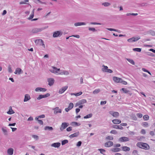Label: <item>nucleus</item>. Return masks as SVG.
I'll use <instances>...</instances> for the list:
<instances>
[{"mask_svg": "<svg viewBox=\"0 0 155 155\" xmlns=\"http://www.w3.org/2000/svg\"><path fill=\"white\" fill-rule=\"evenodd\" d=\"M137 146L140 148L147 150L149 149L150 147L147 143L141 142H138L137 144Z\"/></svg>", "mask_w": 155, "mask_h": 155, "instance_id": "f257e3e1", "label": "nucleus"}, {"mask_svg": "<svg viewBox=\"0 0 155 155\" xmlns=\"http://www.w3.org/2000/svg\"><path fill=\"white\" fill-rule=\"evenodd\" d=\"M45 29V28H35L31 30V32L33 33H37L41 32Z\"/></svg>", "mask_w": 155, "mask_h": 155, "instance_id": "f03ea898", "label": "nucleus"}, {"mask_svg": "<svg viewBox=\"0 0 155 155\" xmlns=\"http://www.w3.org/2000/svg\"><path fill=\"white\" fill-rule=\"evenodd\" d=\"M62 35V32L59 31H57L54 32L53 37L56 38L60 37Z\"/></svg>", "mask_w": 155, "mask_h": 155, "instance_id": "7ed1b4c3", "label": "nucleus"}, {"mask_svg": "<svg viewBox=\"0 0 155 155\" xmlns=\"http://www.w3.org/2000/svg\"><path fill=\"white\" fill-rule=\"evenodd\" d=\"M69 125V124L68 123L66 122L63 123L61 124L60 128L61 130L63 131L64 129H65Z\"/></svg>", "mask_w": 155, "mask_h": 155, "instance_id": "20e7f679", "label": "nucleus"}, {"mask_svg": "<svg viewBox=\"0 0 155 155\" xmlns=\"http://www.w3.org/2000/svg\"><path fill=\"white\" fill-rule=\"evenodd\" d=\"M50 96V94L49 93H47L44 95H39L38 97L37 98L38 100H40L42 98L48 97Z\"/></svg>", "mask_w": 155, "mask_h": 155, "instance_id": "39448f33", "label": "nucleus"}, {"mask_svg": "<svg viewBox=\"0 0 155 155\" xmlns=\"http://www.w3.org/2000/svg\"><path fill=\"white\" fill-rule=\"evenodd\" d=\"M86 102L87 101L86 99H82L81 100L79 101L76 104V106H75L76 107L80 105L81 104L86 103Z\"/></svg>", "mask_w": 155, "mask_h": 155, "instance_id": "423d86ee", "label": "nucleus"}, {"mask_svg": "<svg viewBox=\"0 0 155 155\" xmlns=\"http://www.w3.org/2000/svg\"><path fill=\"white\" fill-rule=\"evenodd\" d=\"M109 113L112 115L114 117H117L119 116V113L117 112H114L113 111H110Z\"/></svg>", "mask_w": 155, "mask_h": 155, "instance_id": "0eeeda50", "label": "nucleus"}, {"mask_svg": "<svg viewBox=\"0 0 155 155\" xmlns=\"http://www.w3.org/2000/svg\"><path fill=\"white\" fill-rule=\"evenodd\" d=\"M129 138L125 137H123L120 138L119 139V141L120 142H126L129 141Z\"/></svg>", "mask_w": 155, "mask_h": 155, "instance_id": "6e6552de", "label": "nucleus"}, {"mask_svg": "<svg viewBox=\"0 0 155 155\" xmlns=\"http://www.w3.org/2000/svg\"><path fill=\"white\" fill-rule=\"evenodd\" d=\"M74 107V104L72 103H70L68 107L67 108H65V110L67 112H68L70 110H71Z\"/></svg>", "mask_w": 155, "mask_h": 155, "instance_id": "1a4fd4ad", "label": "nucleus"}, {"mask_svg": "<svg viewBox=\"0 0 155 155\" xmlns=\"http://www.w3.org/2000/svg\"><path fill=\"white\" fill-rule=\"evenodd\" d=\"M68 88V86H66L63 87L59 90L58 93L59 94H62Z\"/></svg>", "mask_w": 155, "mask_h": 155, "instance_id": "9d476101", "label": "nucleus"}, {"mask_svg": "<svg viewBox=\"0 0 155 155\" xmlns=\"http://www.w3.org/2000/svg\"><path fill=\"white\" fill-rule=\"evenodd\" d=\"M47 90V89L45 88L37 87L35 88V91L36 92L41 91L44 92L46 91Z\"/></svg>", "mask_w": 155, "mask_h": 155, "instance_id": "9b49d317", "label": "nucleus"}, {"mask_svg": "<svg viewBox=\"0 0 155 155\" xmlns=\"http://www.w3.org/2000/svg\"><path fill=\"white\" fill-rule=\"evenodd\" d=\"M53 110H54V113L55 114H57L58 113H61V109H59V107H56L54 108L53 109Z\"/></svg>", "mask_w": 155, "mask_h": 155, "instance_id": "f8f14e48", "label": "nucleus"}, {"mask_svg": "<svg viewBox=\"0 0 155 155\" xmlns=\"http://www.w3.org/2000/svg\"><path fill=\"white\" fill-rule=\"evenodd\" d=\"M113 80L116 83H120L122 81V78L116 77H113Z\"/></svg>", "mask_w": 155, "mask_h": 155, "instance_id": "ddd939ff", "label": "nucleus"}, {"mask_svg": "<svg viewBox=\"0 0 155 155\" xmlns=\"http://www.w3.org/2000/svg\"><path fill=\"white\" fill-rule=\"evenodd\" d=\"M48 84L50 86H51L54 84V79L51 78L48 79Z\"/></svg>", "mask_w": 155, "mask_h": 155, "instance_id": "4468645a", "label": "nucleus"}, {"mask_svg": "<svg viewBox=\"0 0 155 155\" xmlns=\"http://www.w3.org/2000/svg\"><path fill=\"white\" fill-rule=\"evenodd\" d=\"M79 131L69 136V137L70 138H73L75 137H77L79 135Z\"/></svg>", "mask_w": 155, "mask_h": 155, "instance_id": "2eb2a0df", "label": "nucleus"}, {"mask_svg": "<svg viewBox=\"0 0 155 155\" xmlns=\"http://www.w3.org/2000/svg\"><path fill=\"white\" fill-rule=\"evenodd\" d=\"M31 99L30 96L28 94H25V98L24 100V101L25 102Z\"/></svg>", "mask_w": 155, "mask_h": 155, "instance_id": "dca6fc26", "label": "nucleus"}, {"mask_svg": "<svg viewBox=\"0 0 155 155\" xmlns=\"http://www.w3.org/2000/svg\"><path fill=\"white\" fill-rule=\"evenodd\" d=\"M113 145V143L112 142L109 141L105 143V146L107 147H109L112 146Z\"/></svg>", "mask_w": 155, "mask_h": 155, "instance_id": "f3484780", "label": "nucleus"}, {"mask_svg": "<svg viewBox=\"0 0 155 155\" xmlns=\"http://www.w3.org/2000/svg\"><path fill=\"white\" fill-rule=\"evenodd\" d=\"M61 144L59 142L54 143L51 144V146L54 147L58 148L60 146Z\"/></svg>", "mask_w": 155, "mask_h": 155, "instance_id": "a211bd4d", "label": "nucleus"}, {"mask_svg": "<svg viewBox=\"0 0 155 155\" xmlns=\"http://www.w3.org/2000/svg\"><path fill=\"white\" fill-rule=\"evenodd\" d=\"M43 41L41 39H37L35 41V43L36 44L40 45Z\"/></svg>", "mask_w": 155, "mask_h": 155, "instance_id": "6ab92c4d", "label": "nucleus"}, {"mask_svg": "<svg viewBox=\"0 0 155 155\" xmlns=\"http://www.w3.org/2000/svg\"><path fill=\"white\" fill-rule=\"evenodd\" d=\"M112 121L114 124H119L121 122V121L120 120L118 119H114L112 120Z\"/></svg>", "mask_w": 155, "mask_h": 155, "instance_id": "aec40b11", "label": "nucleus"}, {"mask_svg": "<svg viewBox=\"0 0 155 155\" xmlns=\"http://www.w3.org/2000/svg\"><path fill=\"white\" fill-rule=\"evenodd\" d=\"M7 113L8 114H12L15 113V112L12 109L11 107H10L8 111L7 112Z\"/></svg>", "mask_w": 155, "mask_h": 155, "instance_id": "412c9836", "label": "nucleus"}, {"mask_svg": "<svg viewBox=\"0 0 155 155\" xmlns=\"http://www.w3.org/2000/svg\"><path fill=\"white\" fill-rule=\"evenodd\" d=\"M86 23L85 22H76L74 23V25L76 26H81V25H86Z\"/></svg>", "mask_w": 155, "mask_h": 155, "instance_id": "4be33fe9", "label": "nucleus"}, {"mask_svg": "<svg viewBox=\"0 0 155 155\" xmlns=\"http://www.w3.org/2000/svg\"><path fill=\"white\" fill-rule=\"evenodd\" d=\"M122 150L124 151H128L130 150V148L127 146H124L121 147Z\"/></svg>", "mask_w": 155, "mask_h": 155, "instance_id": "5701e85b", "label": "nucleus"}, {"mask_svg": "<svg viewBox=\"0 0 155 155\" xmlns=\"http://www.w3.org/2000/svg\"><path fill=\"white\" fill-rule=\"evenodd\" d=\"M13 149L12 148H9L8 150V153L9 155H12L13 154Z\"/></svg>", "mask_w": 155, "mask_h": 155, "instance_id": "b1692460", "label": "nucleus"}, {"mask_svg": "<svg viewBox=\"0 0 155 155\" xmlns=\"http://www.w3.org/2000/svg\"><path fill=\"white\" fill-rule=\"evenodd\" d=\"M113 127L114 128L117 129H119L122 130L123 129V128L122 126L117 125H114L113 126Z\"/></svg>", "mask_w": 155, "mask_h": 155, "instance_id": "393cba45", "label": "nucleus"}, {"mask_svg": "<svg viewBox=\"0 0 155 155\" xmlns=\"http://www.w3.org/2000/svg\"><path fill=\"white\" fill-rule=\"evenodd\" d=\"M53 69H50L49 71L50 72L52 73H57V71L56 69H57V68L55 67H52Z\"/></svg>", "mask_w": 155, "mask_h": 155, "instance_id": "a878e982", "label": "nucleus"}, {"mask_svg": "<svg viewBox=\"0 0 155 155\" xmlns=\"http://www.w3.org/2000/svg\"><path fill=\"white\" fill-rule=\"evenodd\" d=\"M120 150L121 149L120 148H116L112 149L111 150L113 152H116L120 151Z\"/></svg>", "mask_w": 155, "mask_h": 155, "instance_id": "bb28decb", "label": "nucleus"}, {"mask_svg": "<svg viewBox=\"0 0 155 155\" xmlns=\"http://www.w3.org/2000/svg\"><path fill=\"white\" fill-rule=\"evenodd\" d=\"M147 34H150L153 36L155 35V32L153 31L150 30L147 32Z\"/></svg>", "mask_w": 155, "mask_h": 155, "instance_id": "cd10ccee", "label": "nucleus"}, {"mask_svg": "<svg viewBox=\"0 0 155 155\" xmlns=\"http://www.w3.org/2000/svg\"><path fill=\"white\" fill-rule=\"evenodd\" d=\"M60 74H64L65 75H68L69 74V73L67 71H63L59 73Z\"/></svg>", "mask_w": 155, "mask_h": 155, "instance_id": "c85d7f7f", "label": "nucleus"}, {"mask_svg": "<svg viewBox=\"0 0 155 155\" xmlns=\"http://www.w3.org/2000/svg\"><path fill=\"white\" fill-rule=\"evenodd\" d=\"M16 71H17L18 74H20L21 73L23 72V71L20 68H16Z\"/></svg>", "mask_w": 155, "mask_h": 155, "instance_id": "c756f323", "label": "nucleus"}, {"mask_svg": "<svg viewBox=\"0 0 155 155\" xmlns=\"http://www.w3.org/2000/svg\"><path fill=\"white\" fill-rule=\"evenodd\" d=\"M102 5L105 7H108L110 5V4L108 2H105L102 3Z\"/></svg>", "mask_w": 155, "mask_h": 155, "instance_id": "7c9ffc66", "label": "nucleus"}, {"mask_svg": "<svg viewBox=\"0 0 155 155\" xmlns=\"http://www.w3.org/2000/svg\"><path fill=\"white\" fill-rule=\"evenodd\" d=\"M44 129L45 130H53V128L51 127L46 126L45 127Z\"/></svg>", "mask_w": 155, "mask_h": 155, "instance_id": "2f4dec72", "label": "nucleus"}, {"mask_svg": "<svg viewBox=\"0 0 155 155\" xmlns=\"http://www.w3.org/2000/svg\"><path fill=\"white\" fill-rule=\"evenodd\" d=\"M2 130L5 135H8V132L6 129H5L2 128Z\"/></svg>", "mask_w": 155, "mask_h": 155, "instance_id": "473e14b6", "label": "nucleus"}, {"mask_svg": "<svg viewBox=\"0 0 155 155\" xmlns=\"http://www.w3.org/2000/svg\"><path fill=\"white\" fill-rule=\"evenodd\" d=\"M71 124L72 126H79L81 125V124L80 123L77 122H72Z\"/></svg>", "mask_w": 155, "mask_h": 155, "instance_id": "72a5a7b5", "label": "nucleus"}, {"mask_svg": "<svg viewBox=\"0 0 155 155\" xmlns=\"http://www.w3.org/2000/svg\"><path fill=\"white\" fill-rule=\"evenodd\" d=\"M127 60L128 61L130 62L132 64L134 65L135 64L133 60L129 58H127Z\"/></svg>", "mask_w": 155, "mask_h": 155, "instance_id": "f704fd0d", "label": "nucleus"}, {"mask_svg": "<svg viewBox=\"0 0 155 155\" xmlns=\"http://www.w3.org/2000/svg\"><path fill=\"white\" fill-rule=\"evenodd\" d=\"M92 116V114H88L84 117V119H87V118H89L91 117Z\"/></svg>", "mask_w": 155, "mask_h": 155, "instance_id": "c9c22d12", "label": "nucleus"}, {"mask_svg": "<svg viewBox=\"0 0 155 155\" xmlns=\"http://www.w3.org/2000/svg\"><path fill=\"white\" fill-rule=\"evenodd\" d=\"M121 90L124 93H127L130 92V91L127 90L125 88H122Z\"/></svg>", "mask_w": 155, "mask_h": 155, "instance_id": "e433bc0d", "label": "nucleus"}, {"mask_svg": "<svg viewBox=\"0 0 155 155\" xmlns=\"http://www.w3.org/2000/svg\"><path fill=\"white\" fill-rule=\"evenodd\" d=\"M100 91V89H96L93 91V94H97Z\"/></svg>", "mask_w": 155, "mask_h": 155, "instance_id": "4c0bfd02", "label": "nucleus"}, {"mask_svg": "<svg viewBox=\"0 0 155 155\" xmlns=\"http://www.w3.org/2000/svg\"><path fill=\"white\" fill-rule=\"evenodd\" d=\"M103 67H104V68H102V71H103L105 72V71H107V70L108 69V67L106 66L103 65Z\"/></svg>", "mask_w": 155, "mask_h": 155, "instance_id": "58836bf2", "label": "nucleus"}, {"mask_svg": "<svg viewBox=\"0 0 155 155\" xmlns=\"http://www.w3.org/2000/svg\"><path fill=\"white\" fill-rule=\"evenodd\" d=\"M133 50L135 51H137V52H140L141 51V49L140 48H135L133 49Z\"/></svg>", "mask_w": 155, "mask_h": 155, "instance_id": "ea45409f", "label": "nucleus"}, {"mask_svg": "<svg viewBox=\"0 0 155 155\" xmlns=\"http://www.w3.org/2000/svg\"><path fill=\"white\" fill-rule=\"evenodd\" d=\"M149 117L147 115H145L143 116V119L145 120H147L149 119Z\"/></svg>", "mask_w": 155, "mask_h": 155, "instance_id": "a19ab883", "label": "nucleus"}, {"mask_svg": "<svg viewBox=\"0 0 155 155\" xmlns=\"http://www.w3.org/2000/svg\"><path fill=\"white\" fill-rule=\"evenodd\" d=\"M142 125L145 127H147L148 126V124L147 122H144L142 123Z\"/></svg>", "mask_w": 155, "mask_h": 155, "instance_id": "79ce46f5", "label": "nucleus"}, {"mask_svg": "<svg viewBox=\"0 0 155 155\" xmlns=\"http://www.w3.org/2000/svg\"><path fill=\"white\" fill-rule=\"evenodd\" d=\"M88 30L90 31H92L93 32H95L97 31V30L95 29L94 28L89 27L88 28Z\"/></svg>", "mask_w": 155, "mask_h": 155, "instance_id": "37998d69", "label": "nucleus"}, {"mask_svg": "<svg viewBox=\"0 0 155 155\" xmlns=\"http://www.w3.org/2000/svg\"><path fill=\"white\" fill-rule=\"evenodd\" d=\"M68 143V140H64L62 141L61 144L62 145H63Z\"/></svg>", "mask_w": 155, "mask_h": 155, "instance_id": "c03bdc74", "label": "nucleus"}, {"mask_svg": "<svg viewBox=\"0 0 155 155\" xmlns=\"http://www.w3.org/2000/svg\"><path fill=\"white\" fill-rule=\"evenodd\" d=\"M106 140H113V137L111 136H108L106 138Z\"/></svg>", "mask_w": 155, "mask_h": 155, "instance_id": "a18cd8bd", "label": "nucleus"}, {"mask_svg": "<svg viewBox=\"0 0 155 155\" xmlns=\"http://www.w3.org/2000/svg\"><path fill=\"white\" fill-rule=\"evenodd\" d=\"M132 38H133V41H134V42L137 41L139 40V39H140V38L139 37H133Z\"/></svg>", "mask_w": 155, "mask_h": 155, "instance_id": "49530a36", "label": "nucleus"}, {"mask_svg": "<svg viewBox=\"0 0 155 155\" xmlns=\"http://www.w3.org/2000/svg\"><path fill=\"white\" fill-rule=\"evenodd\" d=\"M107 29L110 31H115L118 32V30H117L114 28H107Z\"/></svg>", "mask_w": 155, "mask_h": 155, "instance_id": "de8ad7c7", "label": "nucleus"}, {"mask_svg": "<svg viewBox=\"0 0 155 155\" xmlns=\"http://www.w3.org/2000/svg\"><path fill=\"white\" fill-rule=\"evenodd\" d=\"M98 150L100 151L101 153L102 154H103V152H105L106 151L104 149H98Z\"/></svg>", "mask_w": 155, "mask_h": 155, "instance_id": "09e8293b", "label": "nucleus"}, {"mask_svg": "<svg viewBox=\"0 0 155 155\" xmlns=\"http://www.w3.org/2000/svg\"><path fill=\"white\" fill-rule=\"evenodd\" d=\"M90 24L91 25H101V24L97 22H90Z\"/></svg>", "mask_w": 155, "mask_h": 155, "instance_id": "8fccbe9b", "label": "nucleus"}, {"mask_svg": "<svg viewBox=\"0 0 155 155\" xmlns=\"http://www.w3.org/2000/svg\"><path fill=\"white\" fill-rule=\"evenodd\" d=\"M34 17V15L33 14H31L30 15L29 17L28 18V20H31L32 19V18Z\"/></svg>", "mask_w": 155, "mask_h": 155, "instance_id": "3c124183", "label": "nucleus"}, {"mask_svg": "<svg viewBox=\"0 0 155 155\" xmlns=\"http://www.w3.org/2000/svg\"><path fill=\"white\" fill-rule=\"evenodd\" d=\"M8 71L10 73H12V71L10 65H9L8 67Z\"/></svg>", "mask_w": 155, "mask_h": 155, "instance_id": "603ef678", "label": "nucleus"}, {"mask_svg": "<svg viewBox=\"0 0 155 155\" xmlns=\"http://www.w3.org/2000/svg\"><path fill=\"white\" fill-rule=\"evenodd\" d=\"M110 133L113 134H117V131L115 130H111L110 132Z\"/></svg>", "mask_w": 155, "mask_h": 155, "instance_id": "864d4df0", "label": "nucleus"}, {"mask_svg": "<svg viewBox=\"0 0 155 155\" xmlns=\"http://www.w3.org/2000/svg\"><path fill=\"white\" fill-rule=\"evenodd\" d=\"M32 137L37 140L38 139V136L36 135H32Z\"/></svg>", "mask_w": 155, "mask_h": 155, "instance_id": "5fc2aeb1", "label": "nucleus"}, {"mask_svg": "<svg viewBox=\"0 0 155 155\" xmlns=\"http://www.w3.org/2000/svg\"><path fill=\"white\" fill-rule=\"evenodd\" d=\"M28 0H25L24 2H20V4H25L26 2H28Z\"/></svg>", "mask_w": 155, "mask_h": 155, "instance_id": "6e6d98bb", "label": "nucleus"}, {"mask_svg": "<svg viewBox=\"0 0 155 155\" xmlns=\"http://www.w3.org/2000/svg\"><path fill=\"white\" fill-rule=\"evenodd\" d=\"M82 94V92L81 91H80L79 92L77 93H76V96H78L81 95Z\"/></svg>", "mask_w": 155, "mask_h": 155, "instance_id": "4d7b16f0", "label": "nucleus"}, {"mask_svg": "<svg viewBox=\"0 0 155 155\" xmlns=\"http://www.w3.org/2000/svg\"><path fill=\"white\" fill-rule=\"evenodd\" d=\"M132 153L134 155H136L138 153V151L136 150H134L133 151Z\"/></svg>", "mask_w": 155, "mask_h": 155, "instance_id": "13d9d810", "label": "nucleus"}, {"mask_svg": "<svg viewBox=\"0 0 155 155\" xmlns=\"http://www.w3.org/2000/svg\"><path fill=\"white\" fill-rule=\"evenodd\" d=\"M81 141H79L77 143V146L78 147H80L81 146Z\"/></svg>", "mask_w": 155, "mask_h": 155, "instance_id": "bf43d9fd", "label": "nucleus"}, {"mask_svg": "<svg viewBox=\"0 0 155 155\" xmlns=\"http://www.w3.org/2000/svg\"><path fill=\"white\" fill-rule=\"evenodd\" d=\"M127 41L129 42H134V41H133V38H131L128 39L127 40Z\"/></svg>", "mask_w": 155, "mask_h": 155, "instance_id": "052dcab7", "label": "nucleus"}, {"mask_svg": "<svg viewBox=\"0 0 155 155\" xmlns=\"http://www.w3.org/2000/svg\"><path fill=\"white\" fill-rule=\"evenodd\" d=\"M72 127H69L66 129V130L68 132L71 131L72 130Z\"/></svg>", "mask_w": 155, "mask_h": 155, "instance_id": "680f3d73", "label": "nucleus"}, {"mask_svg": "<svg viewBox=\"0 0 155 155\" xmlns=\"http://www.w3.org/2000/svg\"><path fill=\"white\" fill-rule=\"evenodd\" d=\"M105 72H108V73H111L113 72V71L110 69H108L107 70V71H105Z\"/></svg>", "mask_w": 155, "mask_h": 155, "instance_id": "e2e57ef3", "label": "nucleus"}, {"mask_svg": "<svg viewBox=\"0 0 155 155\" xmlns=\"http://www.w3.org/2000/svg\"><path fill=\"white\" fill-rule=\"evenodd\" d=\"M137 115L139 118H141L142 117V114L140 113H138L137 114Z\"/></svg>", "mask_w": 155, "mask_h": 155, "instance_id": "0e129e2a", "label": "nucleus"}, {"mask_svg": "<svg viewBox=\"0 0 155 155\" xmlns=\"http://www.w3.org/2000/svg\"><path fill=\"white\" fill-rule=\"evenodd\" d=\"M120 83H121L123 84H124V85H126L127 84V82L125 81H123L122 80V81Z\"/></svg>", "mask_w": 155, "mask_h": 155, "instance_id": "69168bd1", "label": "nucleus"}, {"mask_svg": "<svg viewBox=\"0 0 155 155\" xmlns=\"http://www.w3.org/2000/svg\"><path fill=\"white\" fill-rule=\"evenodd\" d=\"M38 123H39V124L41 125H43V122L42 120H38Z\"/></svg>", "mask_w": 155, "mask_h": 155, "instance_id": "338daca9", "label": "nucleus"}, {"mask_svg": "<svg viewBox=\"0 0 155 155\" xmlns=\"http://www.w3.org/2000/svg\"><path fill=\"white\" fill-rule=\"evenodd\" d=\"M106 102H107L106 101H101V102L100 104L101 105L105 104L106 103Z\"/></svg>", "mask_w": 155, "mask_h": 155, "instance_id": "774afa93", "label": "nucleus"}]
</instances>
